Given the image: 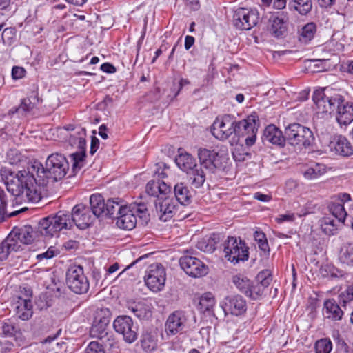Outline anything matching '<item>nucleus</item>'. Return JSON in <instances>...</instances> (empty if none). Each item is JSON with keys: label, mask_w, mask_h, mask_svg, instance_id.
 Returning a JSON list of instances; mask_svg holds the SVG:
<instances>
[{"label": "nucleus", "mask_w": 353, "mask_h": 353, "mask_svg": "<svg viewBox=\"0 0 353 353\" xmlns=\"http://www.w3.org/2000/svg\"><path fill=\"white\" fill-rule=\"evenodd\" d=\"M68 170L69 163L66 157L55 152L48 157L45 166L35 160L29 162L26 168L17 174L3 168L1 170V175L8 192L16 200L37 203L41 199L40 187L62 179Z\"/></svg>", "instance_id": "nucleus-1"}, {"label": "nucleus", "mask_w": 353, "mask_h": 353, "mask_svg": "<svg viewBox=\"0 0 353 353\" xmlns=\"http://www.w3.org/2000/svg\"><path fill=\"white\" fill-rule=\"evenodd\" d=\"M312 100L319 112L334 115L340 125H347L353 121V102L346 101L343 95L333 92L332 89L315 90Z\"/></svg>", "instance_id": "nucleus-2"}, {"label": "nucleus", "mask_w": 353, "mask_h": 353, "mask_svg": "<svg viewBox=\"0 0 353 353\" xmlns=\"http://www.w3.org/2000/svg\"><path fill=\"white\" fill-rule=\"evenodd\" d=\"M177 166L188 175L190 184L195 188H199L205 181V174L196 163V159L188 152L181 153L175 158Z\"/></svg>", "instance_id": "nucleus-3"}, {"label": "nucleus", "mask_w": 353, "mask_h": 353, "mask_svg": "<svg viewBox=\"0 0 353 353\" xmlns=\"http://www.w3.org/2000/svg\"><path fill=\"white\" fill-rule=\"evenodd\" d=\"M137 216L143 225L149 222L150 214L144 203H134L129 208L127 206V211L117 216L116 225L121 229L131 230L136 226Z\"/></svg>", "instance_id": "nucleus-4"}, {"label": "nucleus", "mask_w": 353, "mask_h": 353, "mask_svg": "<svg viewBox=\"0 0 353 353\" xmlns=\"http://www.w3.org/2000/svg\"><path fill=\"white\" fill-rule=\"evenodd\" d=\"M72 222L70 213L59 211L54 216H48L41 219L38 224V230L43 236L52 237L63 229H70Z\"/></svg>", "instance_id": "nucleus-5"}, {"label": "nucleus", "mask_w": 353, "mask_h": 353, "mask_svg": "<svg viewBox=\"0 0 353 353\" xmlns=\"http://www.w3.org/2000/svg\"><path fill=\"white\" fill-rule=\"evenodd\" d=\"M287 143L299 150L310 146L314 137L311 130L297 123H293L285 129Z\"/></svg>", "instance_id": "nucleus-6"}, {"label": "nucleus", "mask_w": 353, "mask_h": 353, "mask_svg": "<svg viewBox=\"0 0 353 353\" xmlns=\"http://www.w3.org/2000/svg\"><path fill=\"white\" fill-rule=\"evenodd\" d=\"M260 126L259 116L256 112L248 115L245 119L236 121V137L244 139L248 146L253 145L256 142V134Z\"/></svg>", "instance_id": "nucleus-7"}, {"label": "nucleus", "mask_w": 353, "mask_h": 353, "mask_svg": "<svg viewBox=\"0 0 353 353\" xmlns=\"http://www.w3.org/2000/svg\"><path fill=\"white\" fill-rule=\"evenodd\" d=\"M249 248L245 243L240 238L228 236L223 244V252L225 258L236 264L240 261H245L249 258Z\"/></svg>", "instance_id": "nucleus-8"}, {"label": "nucleus", "mask_w": 353, "mask_h": 353, "mask_svg": "<svg viewBox=\"0 0 353 353\" xmlns=\"http://www.w3.org/2000/svg\"><path fill=\"white\" fill-rule=\"evenodd\" d=\"M66 285L77 294H83L88 292L90 283L81 265H71L66 272Z\"/></svg>", "instance_id": "nucleus-9"}, {"label": "nucleus", "mask_w": 353, "mask_h": 353, "mask_svg": "<svg viewBox=\"0 0 353 353\" xmlns=\"http://www.w3.org/2000/svg\"><path fill=\"white\" fill-rule=\"evenodd\" d=\"M236 121L230 114H225L221 119L217 118L212 126V133L218 139L224 141L231 135L236 136Z\"/></svg>", "instance_id": "nucleus-10"}, {"label": "nucleus", "mask_w": 353, "mask_h": 353, "mask_svg": "<svg viewBox=\"0 0 353 353\" xmlns=\"http://www.w3.org/2000/svg\"><path fill=\"white\" fill-rule=\"evenodd\" d=\"M259 18L256 9L239 8L233 14V24L237 29L249 30L257 25Z\"/></svg>", "instance_id": "nucleus-11"}, {"label": "nucleus", "mask_w": 353, "mask_h": 353, "mask_svg": "<svg viewBox=\"0 0 353 353\" xmlns=\"http://www.w3.org/2000/svg\"><path fill=\"white\" fill-rule=\"evenodd\" d=\"M165 270L161 263H154L150 265L144 276V281L147 287L154 292L163 290L165 283Z\"/></svg>", "instance_id": "nucleus-12"}, {"label": "nucleus", "mask_w": 353, "mask_h": 353, "mask_svg": "<svg viewBox=\"0 0 353 353\" xmlns=\"http://www.w3.org/2000/svg\"><path fill=\"white\" fill-rule=\"evenodd\" d=\"M113 327L116 332L123 336V340L128 343L134 342L137 339V327L129 316H119L113 322Z\"/></svg>", "instance_id": "nucleus-13"}, {"label": "nucleus", "mask_w": 353, "mask_h": 353, "mask_svg": "<svg viewBox=\"0 0 353 353\" xmlns=\"http://www.w3.org/2000/svg\"><path fill=\"white\" fill-rule=\"evenodd\" d=\"M179 264L181 269L193 278H200L208 273V265L194 256H183L179 259Z\"/></svg>", "instance_id": "nucleus-14"}, {"label": "nucleus", "mask_w": 353, "mask_h": 353, "mask_svg": "<svg viewBox=\"0 0 353 353\" xmlns=\"http://www.w3.org/2000/svg\"><path fill=\"white\" fill-rule=\"evenodd\" d=\"M70 219L72 224L74 223L78 228L84 230L93 222L94 216L89 207L80 203L72 208Z\"/></svg>", "instance_id": "nucleus-15"}, {"label": "nucleus", "mask_w": 353, "mask_h": 353, "mask_svg": "<svg viewBox=\"0 0 353 353\" xmlns=\"http://www.w3.org/2000/svg\"><path fill=\"white\" fill-rule=\"evenodd\" d=\"M112 313L108 308L97 309L95 312L94 321L90 330L92 337L99 336L110 331L108 325L110 322Z\"/></svg>", "instance_id": "nucleus-16"}, {"label": "nucleus", "mask_w": 353, "mask_h": 353, "mask_svg": "<svg viewBox=\"0 0 353 353\" xmlns=\"http://www.w3.org/2000/svg\"><path fill=\"white\" fill-rule=\"evenodd\" d=\"M222 307L225 315L230 314L234 316L243 314L247 310L246 301L240 295L226 296L221 302Z\"/></svg>", "instance_id": "nucleus-17"}, {"label": "nucleus", "mask_w": 353, "mask_h": 353, "mask_svg": "<svg viewBox=\"0 0 353 353\" xmlns=\"http://www.w3.org/2000/svg\"><path fill=\"white\" fill-rule=\"evenodd\" d=\"M178 202L172 196L159 197L155 201V208L159 214V219L163 221L170 219L175 214Z\"/></svg>", "instance_id": "nucleus-18"}, {"label": "nucleus", "mask_w": 353, "mask_h": 353, "mask_svg": "<svg viewBox=\"0 0 353 353\" xmlns=\"http://www.w3.org/2000/svg\"><path fill=\"white\" fill-rule=\"evenodd\" d=\"M197 156L200 163L199 168H203L213 173L219 167V152L215 150L199 148L197 149Z\"/></svg>", "instance_id": "nucleus-19"}, {"label": "nucleus", "mask_w": 353, "mask_h": 353, "mask_svg": "<svg viewBox=\"0 0 353 353\" xmlns=\"http://www.w3.org/2000/svg\"><path fill=\"white\" fill-rule=\"evenodd\" d=\"M187 317L183 311L176 310L169 315L165 323V330L168 334L174 335L183 331Z\"/></svg>", "instance_id": "nucleus-20"}, {"label": "nucleus", "mask_w": 353, "mask_h": 353, "mask_svg": "<svg viewBox=\"0 0 353 353\" xmlns=\"http://www.w3.org/2000/svg\"><path fill=\"white\" fill-rule=\"evenodd\" d=\"M263 141L279 148H283L287 143L285 133L283 134V132L274 125H269L265 128Z\"/></svg>", "instance_id": "nucleus-21"}, {"label": "nucleus", "mask_w": 353, "mask_h": 353, "mask_svg": "<svg viewBox=\"0 0 353 353\" xmlns=\"http://www.w3.org/2000/svg\"><path fill=\"white\" fill-rule=\"evenodd\" d=\"M331 149L342 157H350L353 154V145L343 135H335L330 141Z\"/></svg>", "instance_id": "nucleus-22"}, {"label": "nucleus", "mask_w": 353, "mask_h": 353, "mask_svg": "<svg viewBox=\"0 0 353 353\" xmlns=\"http://www.w3.org/2000/svg\"><path fill=\"white\" fill-rule=\"evenodd\" d=\"M127 211V205L124 200L119 198H112L105 203V210L103 215L105 217L116 219L120 214Z\"/></svg>", "instance_id": "nucleus-23"}, {"label": "nucleus", "mask_w": 353, "mask_h": 353, "mask_svg": "<svg viewBox=\"0 0 353 353\" xmlns=\"http://www.w3.org/2000/svg\"><path fill=\"white\" fill-rule=\"evenodd\" d=\"M15 236L14 233H10L0 243V261H5L9 255L21 250L20 245L14 239Z\"/></svg>", "instance_id": "nucleus-24"}, {"label": "nucleus", "mask_w": 353, "mask_h": 353, "mask_svg": "<svg viewBox=\"0 0 353 353\" xmlns=\"http://www.w3.org/2000/svg\"><path fill=\"white\" fill-rule=\"evenodd\" d=\"M323 315L325 318L332 321H339L342 319L343 312L337 302L334 299H331L325 301Z\"/></svg>", "instance_id": "nucleus-25"}, {"label": "nucleus", "mask_w": 353, "mask_h": 353, "mask_svg": "<svg viewBox=\"0 0 353 353\" xmlns=\"http://www.w3.org/2000/svg\"><path fill=\"white\" fill-rule=\"evenodd\" d=\"M10 233H14V239L19 242L21 250L22 245H28L32 243L34 239L33 228L30 225H25L21 228H14Z\"/></svg>", "instance_id": "nucleus-26"}, {"label": "nucleus", "mask_w": 353, "mask_h": 353, "mask_svg": "<svg viewBox=\"0 0 353 353\" xmlns=\"http://www.w3.org/2000/svg\"><path fill=\"white\" fill-rule=\"evenodd\" d=\"M145 192L148 195L156 196L157 199L164 196L170 192V187L163 181L151 180L148 182L145 187Z\"/></svg>", "instance_id": "nucleus-27"}, {"label": "nucleus", "mask_w": 353, "mask_h": 353, "mask_svg": "<svg viewBox=\"0 0 353 353\" xmlns=\"http://www.w3.org/2000/svg\"><path fill=\"white\" fill-rule=\"evenodd\" d=\"M270 23V31L273 36L282 37L287 31V21L282 15H272L269 19Z\"/></svg>", "instance_id": "nucleus-28"}, {"label": "nucleus", "mask_w": 353, "mask_h": 353, "mask_svg": "<svg viewBox=\"0 0 353 353\" xmlns=\"http://www.w3.org/2000/svg\"><path fill=\"white\" fill-rule=\"evenodd\" d=\"M174 199L181 205L190 203L192 200L191 192L186 184L183 182L177 183L174 187Z\"/></svg>", "instance_id": "nucleus-29"}, {"label": "nucleus", "mask_w": 353, "mask_h": 353, "mask_svg": "<svg viewBox=\"0 0 353 353\" xmlns=\"http://www.w3.org/2000/svg\"><path fill=\"white\" fill-rule=\"evenodd\" d=\"M26 298L21 296L18 297L17 305L15 307L16 312H20L21 309L25 310V312L21 314V319L28 320L32 315V304L30 296H32L31 292L26 295Z\"/></svg>", "instance_id": "nucleus-30"}, {"label": "nucleus", "mask_w": 353, "mask_h": 353, "mask_svg": "<svg viewBox=\"0 0 353 353\" xmlns=\"http://www.w3.org/2000/svg\"><path fill=\"white\" fill-rule=\"evenodd\" d=\"M221 241V235L219 234H212L208 239H203L198 241L196 248L204 252L212 253Z\"/></svg>", "instance_id": "nucleus-31"}, {"label": "nucleus", "mask_w": 353, "mask_h": 353, "mask_svg": "<svg viewBox=\"0 0 353 353\" xmlns=\"http://www.w3.org/2000/svg\"><path fill=\"white\" fill-rule=\"evenodd\" d=\"M152 304L146 300L139 301L135 303L133 307H132V312L139 319H150L152 314Z\"/></svg>", "instance_id": "nucleus-32"}, {"label": "nucleus", "mask_w": 353, "mask_h": 353, "mask_svg": "<svg viewBox=\"0 0 353 353\" xmlns=\"http://www.w3.org/2000/svg\"><path fill=\"white\" fill-rule=\"evenodd\" d=\"M91 212L93 216L99 217L103 215L105 210V203L101 194H92L90 197Z\"/></svg>", "instance_id": "nucleus-33"}, {"label": "nucleus", "mask_w": 353, "mask_h": 353, "mask_svg": "<svg viewBox=\"0 0 353 353\" xmlns=\"http://www.w3.org/2000/svg\"><path fill=\"white\" fill-rule=\"evenodd\" d=\"M327 208L330 212L338 220L339 223H344L347 214L341 202L336 200L333 201L329 203Z\"/></svg>", "instance_id": "nucleus-34"}, {"label": "nucleus", "mask_w": 353, "mask_h": 353, "mask_svg": "<svg viewBox=\"0 0 353 353\" xmlns=\"http://www.w3.org/2000/svg\"><path fill=\"white\" fill-rule=\"evenodd\" d=\"M316 32V25L313 22L307 23L299 30V41L302 43H307L314 38Z\"/></svg>", "instance_id": "nucleus-35"}, {"label": "nucleus", "mask_w": 353, "mask_h": 353, "mask_svg": "<svg viewBox=\"0 0 353 353\" xmlns=\"http://www.w3.org/2000/svg\"><path fill=\"white\" fill-rule=\"evenodd\" d=\"M232 281L240 292L245 295H250V287L252 281L245 276L239 274L233 276Z\"/></svg>", "instance_id": "nucleus-36"}, {"label": "nucleus", "mask_w": 353, "mask_h": 353, "mask_svg": "<svg viewBox=\"0 0 353 353\" xmlns=\"http://www.w3.org/2000/svg\"><path fill=\"white\" fill-rule=\"evenodd\" d=\"M140 343L142 349L148 353L155 350L157 346L155 336L148 332H145L141 334Z\"/></svg>", "instance_id": "nucleus-37"}, {"label": "nucleus", "mask_w": 353, "mask_h": 353, "mask_svg": "<svg viewBox=\"0 0 353 353\" xmlns=\"http://www.w3.org/2000/svg\"><path fill=\"white\" fill-rule=\"evenodd\" d=\"M38 103L39 97L37 94L32 92L31 95L22 100L21 105L15 111L10 110V112L14 114L15 112H29L32 110Z\"/></svg>", "instance_id": "nucleus-38"}, {"label": "nucleus", "mask_w": 353, "mask_h": 353, "mask_svg": "<svg viewBox=\"0 0 353 353\" xmlns=\"http://www.w3.org/2000/svg\"><path fill=\"white\" fill-rule=\"evenodd\" d=\"M99 339V345L103 347L104 350H110L117 347V341L114 338L113 333L110 331L102 334L99 336H94Z\"/></svg>", "instance_id": "nucleus-39"}, {"label": "nucleus", "mask_w": 353, "mask_h": 353, "mask_svg": "<svg viewBox=\"0 0 353 353\" xmlns=\"http://www.w3.org/2000/svg\"><path fill=\"white\" fill-rule=\"evenodd\" d=\"M293 8L301 15L310 13L312 8V0H290Z\"/></svg>", "instance_id": "nucleus-40"}, {"label": "nucleus", "mask_w": 353, "mask_h": 353, "mask_svg": "<svg viewBox=\"0 0 353 353\" xmlns=\"http://www.w3.org/2000/svg\"><path fill=\"white\" fill-rule=\"evenodd\" d=\"M339 260L349 265H353V243H347L341 247L339 253Z\"/></svg>", "instance_id": "nucleus-41"}, {"label": "nucleus", "mask_w": 353, "mask_h": 353, "mask_svg": "<svg viewBox=\"0 0 353 353\" xmlns=\"http://www.w3.org/2000/svg\"><path fill=\"white\" fill-rule=\"evenodd\" d=\"M215 305V299L211 293H205L200 298L198 308L201 312H210Z\"/></svg>", "instance_id": "nucleus-42"}, {"label": "nucleus", "mask_w": 353, "mask_h": 353, "mask_svg": "<svg viewBox=\"0 0 353 353\" xmlns=\"http://www.w3.org/2000/svg\"><path fill=\"white\" fill-rule=\"evenodd\" d=\"M321 227L322 230L327 235H334L336 234L338 225L336 221L330 217H323L321 220Z\"/></svg>", "instance_id": "nucleus-43"}, {"label": "nucleus", "mask_w": 353, "mask_h": 353, "mask_svg": "<svg viewBox=\"0 0 353 353\" xmlns=\"http://www.w3.org/2000/svg\"><path fill=\"white\" fill-rule=\"evenodd\" d=\"M70 157L72 161L73 172H77L83 167V163L85 161V153L83 150L76 152L71 154Z\"/></svg>", "instance_id": "nucleus-44"}, {"label": "nucleus", "mask_w": 353, "mask_h": 353, "mask_svg": "<svg viewBox=\"0 0 353 353\" xmlns=\"http://www.w3.org/2000/svg\"><path fill=\"white\" fill-rule=\"evenodd\" d=\"M332 349V343L329 339H321L316 342V353H330Z\"/></svg>", "instance_id": "nucleus-45"}, {"label": "nucleus", "mask_w": 353, "mask_h": 353, "mask_svg": "<svg viewBox=\"0 0 353 353\" xmlns=\"http://www.w3.org/2000/svg\"><path fill=\"white\" fill-rule=\"evenodd\" d=\"M255 241L258 243L259 248L263 252H269L270 248L265 236L263 232L256 231L254 234Z\"/></svg>", "instance_id": "nucleus-46"}, {"label": "nucleus", "mask_w": 353, "mask_h": 353, "mask_svg": "<svg viewBox=\"0 0 353 353\" xmlns=\"http://www.w3.org/2000/svg\"><path fill=\"white\" fill-rule=\"evenodd\" d=\"M257 283H259L264 289L271 283L272 279L268 270H264L260 272L256 276Z\"/></svg>", "instance_id": "nucleus-47"}, {"label": "nucleus", "mask_w": 353, "mask_h": 353, "mask_svg": "<svg viewBox=\"0 0 353 353\" xmlns=\"http://www.w3.org/2000/svg\"><path fill=\"white\" fill-rule=\"evenodd\" d=\"M323 173L321 170V165L316 164L313 167L307 168L303 172V176L307 179H314L320 176Z\"/></svg>", "instance_id": "nucleus-48"}, {"label": "nucleus", "mask_w": 353, "mask_h": 353, "mask_svg": "<svg viewBox=\"0 0 353 353\" xmlns=\"http://www.w3.org/2000/svg\"><path fill=\"white\" fill-rule=\"evenodd\" d=\"M16 30L14 28H6L1 34V38L4 43H10L14 37Z\"/></svg>", "instance_id": "nucleus-49"}, {"label": "nucleus", "mask_w": 353, "mask_h": 353, "mask_svg": "<svg viewBox=\"0 0 353 353\" xmlns=\"http://www.w3.org/2000/svg\"><path fill=\"white\" fill-rule=\"evenodd\" d=\"M85 353H105L99 341H92L85 349Z\"/></svg>", "instance_id": "nucleus-50"}, {"label": "nucleus", "mask_w": 353, "mask_h": 353, "mask_svg": "<svg viewBox=\"0 0 353 353\" xmlns=\"http://www.w3.org/2000/svg\"><path fill=\"white\" fill-rule=\"evenodd\" d=\"M263 290L264 289L259 283H257L256 285H253V283H252L250 287V292L252 294L250 295L246 296L251 297L254 299H256L259 296H260L262 294Z\"/></svg>", "instance_id": "nucleus-51"}, {"label": "nucleus", "mask_w": 353, "mask_h": 353, "mask_svg": "<svg viewBox=\"0 0 353 353\" xmlns=\"http://www.w3.org/2000/svg\"><path fill=\"white\" fill-rule=\"evenodd\" d=\"M76 141H77L78 148H79V151L83 150L85 152L86 141H85V138L81 136H79L77 138H76L74 136L70 137V142L72 144H75Z\"/></svg>", "instance_id": "nucleus-52"}, {"label": "nucleus", "mask_w": 353, "mask_h": 353, "mask_svg": "<svg viewBox=\"0 0 353 353\" xmlns=\"http://www.w3.org/2000/svg\"><path fill=\"white\" fill-rule=\"evenodd\" d=\"M2 332L6 336H12L16 332V327L12 324L5 323L2 326Z\"/></svg>", "instance_id": "nucleus-53"}, {"label": "nucleus", "mask_w": 353, "mask_h": 353, "mask_svg": "<svg viewBox=\"0 0 353 353\" xmlns=\"http://www.w3.org/2000/svg\"><path fill=\"white\" fill-rule=\"evenodd\" d=\"M57 254V250L53 247H50L48 250L43 253L37 256V259L42 260L43 259H50Z\"/></svg>", "instance_id": "nucleus-54"}, {"label": "nucleus", "mask_w": 353, "mask_h": 353, "mask_svg": "<svg viewBox=\"0 0 353 353\" xmlns=\"http://www.w3.org/2000/svg\"><path fill=\"white\" fill-rule=\"evenodd\" d=\"M26 70L23 68L14 66L12 70V77L14 79H19L25 76Z\"/></svg>", "instance_id": "nucleus-55"}, {"label": "nucleus", "mask_w": 353, "mask_h": 353, "mask_svg": "<svg viewBox=\"0 0 353 353\" xmlns=\"http://www.w3.org/2000/svg\"><path fill=\"white\" fill-rule=\"evenodd\" d=\"M101 70L109 74H112L116 72V68L110 63H104L101 65Z\"/></svg>", "instance_id": "nucleus-56"}, {"label": "nucleus", "mask_w": 353, "mask_h": 353, "mask_svg": "<svg viewBox=\"0 0 353 353\" xmlns=\"http://www.w3.org/2000/svg\"><path fill=\"white\" fill-rule=\"evenodd\" d=\"M99 147V140L95 137H92L90 153L92 155H93L97 152Z\"/></svg>", "instance_id": "nucleus-57"}, {"label": "nucleus", "mask_w": 353, "mask_h": 353, "mask_svg": "<svg viewBox=\"0 0 353 353\" xmlns=\"http://www.w3.org/2000/svg\"><path fill=\"white\" fill-rule=\"evenodd\" d=\"M294 214H282L276 219L277 223H281L284 221H293L294 220Z\"/></svg>", "instance_id": "nucleus-58"}, {"label": "nucleus", "mask_w": 353, "mask_h": 353, "mask_svg": "<svg viewBox=\"0 0 353 353\" xmlns=\"http://www.w3.org/2000/svg\"><path fill=\"white\" fill-rule=\"evenodd\" d=\"M253 197H254V199H255L258 201H263V202H268V201H270L271 198H272L270 195L264 194L259 192H256L254 194Z\"/></svg>", "instance_id": "nucleus-59"}, {"label": "nucleus", "mask_w": 353, "mask_h": 353, "mask_svg": "<svg viewBox=\"0 0 353 353\" xmlns=\"http://www.w3.org/2000/svg\"><path fill=\"white\" fill-rule=\"evenodd\" d=\"M185 4L192 10H198L200 8L199 0H185Z\"/></svg>", "instance_id": "nucleus-60"}, {"label": "nucleus", "mask_w": 353, "mask_h": 353, "mask_svg": "<svg viewBox=\"0 0 353 353\" xmlns=\"http://www.w3.org/2000/svg\"><path fill=\"white\" fill-rule=\"evenodd\" d=\"M335 200L341 202L343 205L344 203L351 200V196L347 193H340L336 196V199Z\"/></svg>", "instance_id": "nucleus-61"}, {"label": "nucleus", "mask_w": 353, "mask_h": 353, "mask_svg": "<svg viewBox=\"0 0 353 353\" xmlns=\"http://www.w3.org/2000/svg\"><path fill=\"white\" fill-rule=\"evenodd\" d=\"M8 199L6 193L3 190H0V205H2L5 211L8 204Z\"/></svg>", "instance_id": "nucleus-62"}, {"label": "nucleus", "mask_w": 353, "mask_h": 353, "mask_svg": "<svg viewBox=\"0 0 353 353\" xmlns=\"http://www.w3.org/2000/svg\"><path fill=\"white\" fill-rule=\"evenodd\" d=\"M273 7L277 10H282L286 6L287 0H272Z\"/></svg>", "instance_id": "nucleus-63"}, {"label": "nucleus", "mask_w": 353, "mask_h": 353, "mask_svg": "<svg viewBox=\"0 0 353 353\" xmlns=\"http://www.w3.org/2000/svg\"><path fill=\"white\" fill-rule=\"evenodd\" d=\"M345 296L347 301H353V283L348 285L345 290Z\"/></svg>", "instance_id": "nucleus-64"}]
</instances>
